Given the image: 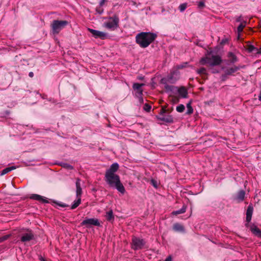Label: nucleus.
I'll return each instance as SVG.
<instances>
[{"instance_id": "1", "label": "nucleus", "mask_w": 261, "mask_h": 261, "mask_svg": "<svg viewBox=\"0 0 261 261\" xmlns=\"http://www.w3.org/2000/svg\"><path fill=\"white\" fill-rule=\"evenodd\" d=\"M156 35L150 32H141L137 35L136 41L141 47L148 46L155 39Z\"/></svg>"}, {"instance_id": "2", "label": "nucleus", "mask_w": 261, "mask_h": 261, "mask_svg": "<svg viewBox=\"0 0 261 261\" xmlns=\"http://www.w3.org/2000/svg\"><path fill=\"white\" fill-rule=\"evenodd\" d=\"M105 180L110 187L117 189L122 194H124V187L117 174H105Z\"/></svg>"}, {"instance_id": "3", "label": "nucleus", "mask_w": 261, "mask_h": 261, "mask_svg": "<svg viewBox=\"0 0 261 261\" xmlns=\"http://www.w3.org/2000/svg\"><path fill=\"white\" fill-rule=\"evenodd\" d=\"M221 62V57L218 55H214L212 50L207 51L205 57L201 58L200 60V63L201 65L207 64L210 66L218 65Z\"/></svg>"}, {"instance_id": "4", "label": "nucleus", "mask_w": 261, "mask_h": 261, "mask_svg": "<svg viewBox=\"0 0 261 261\" xmlns=\"http://www.w3.org/2000/svg\"><path fill=\"white\" fill-rule=\"evenodd\" d=\"M179 78V73L177 71H172L170 74L167 76L165 77L162 79L161 83L163 84H165V87L167 90H171L173 87L168 86L167 85L168 83H175L177 80Z\"/></svg>"}, {"instance_id": "5", "label": "nucleus", "mask_w": 261, "mask_h": 261, "mask_svg": "<svg viewBox=\"0 0 261 261\" xmlns=\"http://www.w3.org/2000/svg\"><path fill=\"white\" fill-rule=\"evenodd\" d=\"M119 21V20L118 16L115 15L109 18L108 20L104 22L103 25L109 30L114 31L118 27Z\"/></svg>"}, {"instance_id": "6", "label": "nucleus", "mask_w": 261, "mask_h": 261, "mask_svg": "<svg viewBox=\"0 0 261 261\" xmlns=\"http://www.w3.org/2000/svg\"><path fill=\"white\" fill-rule=\"evenodd\" d=\"M68 24L66 20H54L51 24L53 32L54 34L59 33Z\"/></svg>"}, {"instance_id": "7", "label": "nucleus", "mask_w": 261, "mask_h": 261, "mask_svg": "<svg viewBox=\"0 0 261 261\" xmlns=\"http://www.w3.org/2000/svg\"><path fill=\"white\" fill-rule=\"evenodd\" d=\"M144 84H138V83H134L133 85V89L136 91V95L139 98V101L141 102H143V98L142 97V95L143 93V90L142 89V87L144 86Z\"/></svg>"}, {"instance_id": "8", "label": "nucleus", "mask_w": 261, "mask_h": 261, "mask_svg": "<svg viewBox=\"0 0 261 261\" xmlns=\"http://www.w3.org/2000/svg\"><path fill=\"white\" fill-rule=\"evenodd\" d=\"M88 30L92 34L93 36L95 38H99L101 39H106L108 38V34L103 32L99 31L92 29L88 28Z\"/></svg>"}, {"instance_id": "9", "label": "nucleus", "mask_w": 261, "mask_h": 261, "mask_svg": "<svg viewBox=\"0 0 261 261\" xmlns=\"http://www.w3.org/2000/svg\"><path fill=\"white\" fill-rule=\"evenodd\" d=\"M145 244L143 240L134 237L132 239V248L135 250L141 249Z\"/></svg>"}, {"instance_id": "10", "label": "nucleus", "mask_w": 261, "mask_h": 261, "mask_svg": "<svg viewBox=\"0 0 261 261\" xmlns=\"http://www.w3.org/2000/svg\"><path fill=\"white\" fill-rule=\"evenodd\" d=\"M81 224L82 225L86 226L87 227H89L91 225L98 226L100 225V223L97 219L89 218L84 220L82 222Z\"/></svg>"}, {"instance_id": "11", "label": "nucleus", "mask_w": 261, "mask_h": 261, "mask_svg": "<svg viewBox=\"0 0 261 261\" xmlns=\"http://www.w3.org/2000/svg\"><path fill=\"white\" fill-rule=\"evenodd\" d=\"M119 168V165L117 163H114L111 165L110 168L107 170L105 174H116L115 172Z\"/></svg>"}, {"instance_id": "12", "label": "nucleus", "mask_w": 261, "mask_h": 261, "mask_svg": "<svg viewBox=\"0 0 261 261\" xmlns=\"http://www.w3.org/2000/svg\"><path fill=\"white\" fill-rule=\"evenodd\" d=\"M76 185V197H81V195L82 194V190L81 186V180L80 179H77L75 183Z\"/></svg>"}, {"instance_id": "13", "label": "nucleus", "mask_w": 261, "mask_h": 261, "mask_svg": "<svg viewBox=\"0 0 261 261\" xmlns=\"http://www.w3.org/2000/svg\"><path fill=\"white\" fill-rule=\"evenodd\" d=\"M253 211V206L252 205L250 204L248 206L246 212V221L248 223H249L251 220Z\"/></svg>"}, {"instance_id": "14", "label": "nucleus", "mask_w": 261, "mask_h": 261, "mask_svg": "<svg viewBox=\"0 0 261 261\" xmlns=\"http://www.w3.org/2000/svg\"><path fill=\"white\" fill-rule=\"evenodd\" d=\"M158 119L167 122V123H172L173 122V118L171 115H168L166 116H163L162 117H156Z\"/></svg>"}, {"instance_id": "15", "label": "nucleus", "mask_w": 261, "mask_h": 261, "mask_svg": "<svg viewBox=\"0 0 261 261\" xmlns=\"http://www.w3.org/2000/svg\"><path fill=\"white\" fill-rule=\"evenodd\" d=\"M177 92L181 98H185L187 97L188 92L185 87H181L179 88L177 90Z\"/></svg>"}, {"instance_id": "16", "label": "nucleus", "mask_w": 261, "mask_h": 261, "mask_svg": "<svg viewBox=\"0 0 261 261\" xmlns=\"http://www.w3.org/2000/svg\"><path fill=\"white\" fill-rule=\"evenodd\" d=\"M31 198L42 202L43 203H47L48 200L44 197L37 194H33L31 196Z\"/></svg>"}, {"instance_id": "17", "label": "nucleus", "mask_w": 261, "mask_h": 261, "mask_svg": "<svg viewBox=\"0 0 261 261\" xmlns=\"http://www.w3.org/2000/svg\"><path fill=\"white\" fill-rule=\"evenodd\" d=\"M33 233L31 232H29L28 233H26L25 234H24L21 238V241L23 242H28V241H29L33 239Z\"/></svg>"}, {"instance_id": "18", "label": "nucleus", "mask_w": 261, "mask_h": 261, "mask_svg": "<svg viewBox=\"0 0 261 261\" xmlns=\"http://www.w3.org/2000/svg\"><path fill=\"white\" fill-rule=\"evenodd\" d=\"M173 229L177 232H184V227L179 223H175L173 226Z\"/></svg>"}, {"instance_id": "19", "label": "nucleus", "mask_w": 261, "mask_h": 261, "mask_svg": "<svg viewBox=\"0 0 261 261\" xmlns=\"http://www.w3.org/2000/svg\"><path fill=\"white\" fill-rule=\"evenodd\" d=\"M251 230L255 235L261 238V231L256 226L252 225L251 227Z\"/></svg>"}, {"instance_id": "20", "label": "nucleus", "mask_w": 261, "mask_h": 261, "mask_svg": "<svg viewBox=\"0 0 261 261\" xmlns=\"http://www.w3.org/2000/svg\"><path fill=\"white\" fill-rule=\"evenodd\" d=\"M16 168L15 166H11V167H7L2 170V171L1 173V175H4L9 173V172L11 171L12 170L15 169Z\"/></svg>"}, {"instance_id": "21", "label": "nucleus", "mask_w": 261, "mask_h": 261, "mask_svg": "<svg viewBox=\"0 0 261 261\" xmlns=\"http://www.w3.org/2000/svg\"><path fill=\"white\" fill-rule=\"evenodd\" d=\"M187 207L185 205H183L182 208L179 210L173 211L172 213L173 215H177L180 214H183L186 212Z\"/></svg>"}, {"instance_id": "22", "label": "nucleus", "mask_w": 261, "mask_h": 261, "mask_svg": "<svg viewBox=\"0 0 261 261\" xmlns=\"http://www.w3.org/2000/svg\"><path fill=\"white\" fill-rule=\"evenodd\" d=\"M77 199L74 200L71 205V208L74 209L77 207L81 202V197H76Z\"/></svg>"}, {"instance_id": "23", "label": "nucleus", "mask_w": 261, "mask_h": 261, "mask_svg": "<svg viewBox=\"0 0 261 261\" xmlns=\"http://www.w3.org/2000/svg\"><path fill=\"white\" fill-rule=\"evenodd\" d=\"M245 193L243 190L239 191L237 196V199L239 201H243L245 197Z\"/></svg>"}, {"instance_id": "24", "label": "nucleus", "mask_w": 261, "mask_h": 261, "mask_svg": "<svg viewBox=\"0 0 261 261\" xmlns=\"http://www.w3.org/2000/svg\"><path fill=\"white\" fill-rule=\"evenodd\" d=\"M246 25V22H241V24L238 26L237 28V31L238 33V38H239L241 33L243 31L244 28Z\"/></svg>"}, {"instance_id": "25", "label": "nucleus", "mask_w": 261, "mask_h": 261, "mask_svg": "<svg viewBox=\"0 0 261 261\" xmlns=\"http://www.w3.org/2000/svg\"><path fill=\"white\" fill-rule=\"evenodd\" d=\"M191 101H189L187 104V114L188 115L191 114L193 112V109L191 106Z\"/></svg>"}, {"instance_id": "26", "label": "nucleus", "mask_w": 261, "mask_h": 261, "mask_svg": "<svg viewBox=\"0 0 261 261\" xmlns=\"http://www.w3.org/2000/svg\"><path fill=\"white\" fill-rule=\"evenodd\" d=\"M238 69V68L236 66L227 69V70L226 71V73L227 74H231L234 73V72H236V71H237Z\"/></svg>"}, {"instance_id": "27", "label": "nucleus", "mask_w": 261, "mask_h": 261, "mask_svg": "<svg viewBox=\"0 0 261 261\" xmlns=\"http://www.w3.org/2000/svg\"><path fill=\"white\" fill-rule=\"evenodd\" d=\"M228 57L231 62L234 63L237 61V58L233 53H229Z\"/></svg>"}, {"instance_id": "28", "label": "nucleus", "mask_w": 261, "mask_h": 261, "mask_svg": "<svg viewBox=\"0 0 261 261\" xmlns=\"http://www.w3.org/2000/svg\"><path fill=\"white\" fill-rule=\"evenodd\" d=\"M106 217L108 220H111L112 219H113L114 216L112 211L111 210L108 212L106 214Z\"/></svg>"}, {"instance_id": "29", "label": "nucleus", "mask_w": 261, "mask_h": 261, "mask_svg": "<svg viewBox=\"0 0 261 261\" xmlns=\"http://www.w3.org/2000/svg\"><path fill=\"white\" fill-rule=\"evenodd\" d=\"M185 107L184 105H179L176 107V110L178 112L182 113L185 110Z\"/></svg>"}, {"instance_id": "30", "label": "nucleus", "mask_w": 261, "mask_h": 261, "mask_svg": "<svg viewBox=\"0 0 261 261\" xmlns=\"http://www.w3.org/2000/svg\"><path fill=\"white\" fill-rule=\"evenodd\" d=\"M187 7V3H183L179 5V9L180 12H184L186 9Z\"/></svg>"}, {"instance_id": "31", "label": "nucleus", "mask_w": 261, "mask_h": 261, "mask_svg": "<svg viewBox=\"0 0 261 261\" xmlns=\"http://www.w3.org/2000/svg\"><path fill=\"white\" fill-rule=\"evenodd\" d=\"M166 111H167V110H166V107L165 106H163L162 107V109H161V112L160 113V115L162 116L161 117L164 116V114L166 112Z\"/></svg>"}, {"instance_id": "32", "label": "nucleus", "mask_w": 261, "mask_h": 261, "mask_svg": "<svg viewBox=\"0 0 261 261\" xmlns=\"http://www.w3.org/2000/svg\"><path fill=\"white\" fill-rule=\"evenodd\" d=\"M143 109L145 111L149 112L151 109V106L147 103H145Z\"/></svg>"}, {"instance_id": "33", "label": "nucleus", "mask_w": 261, "mask_h": 261, "mask_svg": "<svg viewBox=\"0 0 261 261\" xmlns=\"http://www.w3.org/2000/svg\"><path fill=\"white\" fill-rule=\"evenodd\" d=\"M199 74H205L206 69L204 68H201L197 70Z\"/></svg>"}, {"instance_id": "34", "label": "nucleus", "mask_w": 261, "mask_h": 261, "mask_svg": "<svg viewBox=\"0 0 261 261\" xmlns=\"http://www.w3.org/2000/svg\"><path fill=\"white\" fill-rule=\"evenodd\" d=\"M64 167H65L68 169H73V167L71 165L67 164H65L64 165Z\"/></svg>"}, {"instance_id": "35", "label": "nucleus", "mask_w": 261, "mask_h": 261, "mask_svg": "<svg viewBox=\"0 0 261 261\" xmlns=\"http://www.w3.org/2000/svg\"><path fill=\"white\" fill-rule=\"evenodd\" d=\"M198 6L199 8H202L204 6V3L203 1H200L198 3Z\"/></svg>"}, {"instance_id": "36", "label": "nucleus", "mask_w": 261, "mask_h": 261, "mask_svg": "<svg viewBox=\"0 0 261 261\" xmlns=\"http://www.w3.org/2000/svg\"><path fill=\"white\" fill-rule=\"evenodd\" d=\"M255 49V48L253 46H252V45L250 46L249 47V48H248V50H249V51H250V52H251V51H254V50Z\"/></svg>"}, {"instance_id": "37", "label": "nucleus", "mask_w": 261, "mask_h": 261, "mask_svg": "<svg viewBox=\"0 0 261 261\" xmlns=\"http://www.w3.org/2000/svg\"><path fill=\"white\" fill-rule=\"evenodd\" d=\"M106 1L107 0H100L99 5L101 6H103Z\"/></svg>"}, {"instance_id": "38", "label": "nucleus", "mask_w": 261, "mask_h": 261, "mask_svg": "<svg viewBox=\"0 0 261 261\" xmlns=\"http://www.w3.org/2000/svg\"><path fill=\"white\" fill-rule=\"evenodd\" d=\"M185 67H186V66L185 65L182 64V65H178L177 66V68H178V69H181V68H183Z\"/></svg>"}, {"instance_id": "39", "label": "nucleus", "mask_w": 261, "mask_h": 261, "mask_svg": "<svg viewBox=\"0 0 261 261\" xmlns=\"http://www.w3.org/2000/svg\"><path fill=\"white\" fill-rule=\"evenodd\" d=\"M8 236H4L0 239L1 241H3L8 238Z\"/></svg>"}, {"instance_id": "40", "label": "nucleus", "mask_w": 261, "mask_h": 261, "mask_svg": "<svg viewBox=\"0 0 261 261\" xmlns=\"http://www.w3.org/2000/svg\"><path fill=\"white\" fill-rule=\"evenodd\" d=\"M164 261H172L171 256H168Z\"/></svg>"}, {"instance_id": "41", "label": "nucleus", "mask_w": 261, "mask_h": 261, "mask_svg": "<svg viewBox=\"0 0 261 261\" xmlns=\"http://www.w3.org/2000/svg\"><path fill=\"white\" fill-rule=\"evenodd\" d=\"M29 76H30V77H33V75H34V74H33V73L32 72H30L29 73Z\"/></svg>"}, {"instance_id": "42", "label": "nucleus", "mask_w": 261, "mask_h": 261, "mask_svg": "<svg viewBox=\"0 0 261 261\" xmlns=\"http://www.w3.org/2000/svg\"><path fill=\"white\" fill-rule=\"evenodd\" d=\"M259 100L261 101V91L258 96Z\"/></svg>"}, {"instance_id": "43", "label": "nucleus", "mask_w": 261, "mask_h": 261, "mask_svg": "<svg viewBox=\"0 0 261 261\" xmlns=\"http://www.w3.org/2000/svg\"><path fill=\"white\" fill-rule=\"evenodd\" d=\"M143 77H142V76L138 77V79L140 80H143Z\"/></svg>"}, {"instance_id": "44", "label": "nucleus", "mask_w": 261, "mask_h": 261, "mask_svg": "<svg viewBox=\"0 0 261 261\" xmlns=\"http://www.w3.org/2000/svg\"><path fill=\"white\" fill-rule=\"evenodd\" d=\"M237 21H240V18H238V19H237Z\"/></svg>"}, {"instance_id": "45", "label": "nucleus", "mask_w": 261, "mask_h": 261, "mask_svg": "<svg viewBox=\"0 0 261 261\" xmlns=\"http://www.w3.org/2000/svg\"><path fill=\"white\" fill-rule=\"evenodd\" d=\"M41 261H45L43 258H41Z\"/></svg>"}, {"instance_id": "46", "label": "nucleus", "mask_w": 261, "mask_h": 261, "mask_svg": "<svg viewBox=\"0 0 261 261\" xmlns=\"http://www.w3.org/2000/svg\"><path fill=\"white\" fill-rule=\"evenodd\" d=\"M259 53H261V48L260 49V50L258 51Z\"/></svg>"}]
</instances>
